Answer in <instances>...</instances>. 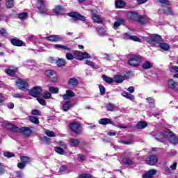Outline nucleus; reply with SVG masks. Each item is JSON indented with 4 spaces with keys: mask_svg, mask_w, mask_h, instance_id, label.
I'll return each instance as SVG.
<instances>
[{
    "mask_svg": "<svg viewBox=\"0 0 178 178\" xmlns=\"http://www.w3.org/2000/svg\"><path fill=\"white\" fill-rule=\"evenodd\" d=\"M143 60V57L138 55L133 54L129 57L128 63L131 67H138Z\"/></svg>",
    "mask_w": 178,
    "mask_h": 178,
    "instance_id": "f257e3e1",
    "label": "nucleus"
},
{
    "mask_svg": "<svg viewBox=\"0 0 178 178\" xmlns=\"http://www.w3.org/2000/svg\"><path fill=\"white\" fill-rule=\"evenodd\" d=\"M163 137L164 138H168L171 144H178V138L169 129L163 133Z\"/></svg>",
    "mask_w": 178,
    "mask_h": 178,
    "instance_id": "f03ea898",
    "label": "nucleus"
},
{
    "mask_svg": "<svg viewBox=\"0 0 178 178\" xmlns=\"http://www.w3.org/2000/svg\"><path fill=\"white\" fill-rule=\"evenodd\" d=\"M74 55L77 57L79 60H83V59H88L91 58V56L88 52H81L80 51H74Z\"/></svg>",
    "mask_w": 178,
    "mask_h": 178,
    "instance_id": "7ed1b4c3",
    "label": "nucleus"
},
{
    "mask_svg": "<svg viewBox=\"0 0 178 178\" xmlns=\"http://www.w3.org/2000/svg\"><path fill=\"white\" fill-rule=\"evenodd\" d=\"M47 5H45V3L42 0H38V8L39 10L40 13L42 15H48V10H47L46 8Z\"/></svg>",
    "mask_w": 178,
    "mask_h": 178,
    "instance_id": "20e7f679",
    "label": "nucleus"
},
{
    "mask_svg": "<svg viewBox=\"0 0 178 178\" xmlns=\"http://www.w3.org/2000/svg\"><path fill=\"white\" fill-rule=\"evenodd\" d=\"M41 92H42L41 87H35L30 90L29 95L35 98H38V97H41Z\"/></svg>",
    "mask_w": 178,
    "mask_h": 178,
    "instance_id": "39448f33",
    "label": "nucleus"
},
{
    "mask_svg": "<svg viewBox=\"0 0 178 178\" xmlns=\"http://www.w3.org/2000/svg\"><path fill=\"white\" fill-rule=\"evenodd\" d=\"M16 85L19 90H29V83L22 79H17L16 81Z\"/></svg>",
    "mask_w": 178,
    "mask_h": 178,
    "instance_id": "423d86ee",
    "label": "nucleus"
},
{
    "mask_svg": "<svg viewBox=\"0 0 178 178\" xmlns=\"http://www.w3.org/2000/svg\"><path fill=\"white\" fill-rule=\"evenodd\" d=\"M45 74L50 79L51 81H56L58 80V75L54 70H48L45 72Z\"/></svg>",
    "mask_w": 178,
    "mask_h": 178,
    "instance_id": "0eeeda50",
    "label": "nucleus"
},
{
    "mask_svg": "<svg viewBox=\"0 0 178 178\" xmlns=\"http://www.w3.org/2000/svg\"><path fill=\"white\" fill-rule=\"evenodd\" d=\"M70 129L75 134L80 133V123L79 122H71L70 124Z\"/></svg>",
    "mask_w": 178,
    "mask_h": 178,
    "instance_id": "6e6552de",
    "label": "nucleus"
},
{
    "mask_svg": "<svg viewBox=\"0 0 178 178\" xmlns=\"http://www.w3.org/2000/svg\"><path fill=\"white\" fill-rule=\"evenodd\" d=\"M167 86L168 88L170 90H173L174 91H178V82L173 80V79H170L168 81Z\"/></svg>",
    "mask_w": 178,
    "mask_h": 178,
    "instance_id": "1a4fd4ad",
    "label": "nucleus"
},
{
    "mask_svg": "<svg viewBox=\"0 0 178 178\" xmlns=\"http://www.w3.org/2000/svg\"><path fill=\"white\" fill-rule=\"evenodd\" d=\"M92 19L95 23H102V18L98 15V11L92 10Z\"/></svg>",
    "mask_w": 178,
    "mask_h": 178,
    "instance_id": "9d476101",
    "label": "nucleus"
},
{
    "mask_svg": "<svg viewBox=\"0 0 178 178\" xmlns=\"http://www.w3.org/2000/svg\"><path fill=\"white\" fill-rule=\"evenodd\" d=\"M123 40H131L132 41H136L137 42H140L141 41V39L140 38L136 36V35H131L129 34L128 33H125L122 35Z\"/></svg>",
    "mask_w": 178,
    "mask_h": 178,
    "instance_id": "9b49d317",
    "label": "nucleus"
},
{
    "mask_svg": "<svg viewBox=\"0 0 178 178\" xmlns=\"http://www.w3.org/2000/svg\"><path fill=\"white\" fill-rule=\"evenodd\" d=\"M47 41H51V42H59V41H62V36L59 35H51L49 37L46 38Z\"/></svg>",
    "mask_w": 178,
    "mask_h": 178,
    "instance_id": "f8f14e48",
    "label": "nucleus"
},
{
    "mask_svg": "<svg viewBox=\"0 0 178 178\" xmlns=\"http://www.w3.org/2000/svg\"><path fill=\"white\" fill-rule=\"evenodd\" d=\"M146 162L147 165L154 166V165L158 163V157H156V156H150L147 159Z\"/></svg>",
    "mask_w": 178,
    "mask_h": 178,
    "instance_id": "ddd939ff",
    "label": "nucleus"
},
{
    "mask_svg": "<svg viewBox=\"0 0 178 178\" xmlns=\"http://www.w3.org/2000/svg\"><path fill=\"white\" fill-rule=\"evenodd\" d=\"M157 173L156 170L151 169L143 175V178H154V176Z\"/></svg>",
    "mask_w": 178,
    "mask_h": 178,
    "instance_id": "4468645a",
    "label": "nucleus"
},
{
    "mask_svg": "<svg viewBox=\"0 0 178 178\" xmlns=\"http://www.w3.org/2000/svg\"><path fill=\"white\" fill-rule=\"evenodd\" d=\"M68 16H70V17H74V19H79V20H81L82 22H86V17L77 13H70Z\"/></svg>",
    "mask_w": 178,
    "mask_h": 178,
    "instance_id": "2eb2a0df",
    "label": "nucleus"
},
{
    "mask_svg": "<svg viewBox=\"0 0 178 178\" xmlns=\"http://www.w3.org/2000/svg\"><path fill=\"white\" fill-rule=\"evenodd\" d=\"M73 97H76V94L71 90H67L66 94L63 95V99H70L71 98H73Z\"/></svg>",
    "mask_w": 178,
    "mask_h": 178,
    "instance_id": "dca6fc26",
    "label": "nucleus"
},
{
    "mask_svg": "<svg viewBox=\"0 0 178 178\" xmlns=\"http://www.w3.org/2000/svg\"><path fill=\"white\" fill-rule=\"evenodd\" d=\"M11 44H13V45H15V47H24V45H26V43H24V42L18 39H12Z\"/></svg>",
    "mask_w": 178,
    "mask_h": 178,
    "instance_id": "f3484780",
    "label": "nucleus"
},
{
    "mask_svg": "<svg viewBox=\"0 0 178 178\" xmlns=\"http://www.w3.org/2000/svg\"><path fill=\"white\" fill-rule=\"evenodd\" d=\"M6 129L8 130H10V131H14L15 133H19L20 131V129L15 125L13 124H7L6 125Z\"/></svg>",
    "mask_w": 178,
    "mask_h": 178,
    "instance_id": "a211bd4d",
    "label": "nucleus"
},
{
    "mask_svg": "<svg viewBox=\"0 0 178 178\" xmlns=\"http://www.w3.org/2000/svg\"><path fill=\"white\" fill-rule=\"evenodd\" d=\"M139 16L140 15L137 13L130 12L127 13V17L131 20H134V22H137V20H138Z\"/></svg>",
    "mask_w": 178,
    "mask_h": 178,
    "instance_id": "6ab92c4d",
    "label": "nucleus"
},
{
    "mask_svg": "<svg viewBox=\"0 0 178 178\" xmlns=\"http://www.w3.org/2000/svg\"><path fill=\"white\" fill-rule=\"evenodd\" d=\"M69 143L70 147H79L80 140H79V139L71 138L69 139Z\"/></svg>",
    "mask_w": 178,
    "mask_h": 178,
    "instance_id": "aec40b11",
    "label": "nucleus"
},
{
    "mask_svg": "<svg viewBox=\"0 0 178 178\" xmlns=\"http://www.w3.org/2000/svg\"><path fill=\"white\" fill-rule=\"evenodd\" d=\"M54 48L56 49H63L64 51H67V52H71L72 51V48L62 44H54Z\"/></svg>",
    "mask_w": 178,
    "mask_h": 178,
    "instance_id": "412c9836",
    "label": "nucleus"
},
{
    "mask_svg": "<svg viewBox=\"0 0 178 178\" xmlns=\"http://www.w3.org/2000/svg\"><path fill=\"white\" fill-rule=\"evenodd\" d=\"M99 124H113V121H111L109 118H102L99 120Z\"/></svg>",
    "mask_w": 178,
    "mask_h": 178,
    "instance_id": "4be33fe9",
    "label": "nucleus"
},
{
    "mask_svg": "<svg viewBox=\"0 0 178 178\" xmlns=\"http://www.w3.org/2000/svg\"><path fill=\"white\" fill-rule=\"evenodd\" d=\"M73 104L72 103V102L68 101L66 102L63 105V111H64V112H67L68 110L70 109V108H72Z\"/></svg>",
    "mask_w": 178,
    "mask_h": 178,
    "instance_id": "5701e85b",
    "label": "nucleus"
},
{
    "mask_svg": "<svg viewBox=\"0 0 178 178\" xmlns=\"http://www.w3.org/2000/svg\"><path fill=\"white\" fill-rule=\"evenodd\" d=\"M121 24H124V19H118L116 22H115L113 24L115 30H118Z\"/></svg>",
    "mask_w": 178,
    "mask_h": 178,
    "instance_id": "b1692460",
    "label": "nucleus"
},
{
    "mask_svg": "<svg viewBox=\"0 0 178 178\" xmlns=\"http://www.w3.org/2000/svg\"><path fill=\"white\" fill-rule=\"evenodd\" d=\"M113 80L114 83H123V81H124V76L122 75H116L114 76Z\"/></svg>",
    "mask_w": 178,
    "mask_h": 178,
    "instance_id": "393cba45",
    "label": "nucleus"
},
{
    "mask_svg": "<svg viewBox=\"0 0 178 178\" xmlns=\"http://www.w3.org/2000/svg\"><path fill=\"white\" fill-rule=\"evenodd\" d=\"M121 95L122 97H124V98H127V99H130V101H134V95L127 92H124L121 93Z\"/></svg>",
    "mask_w": 178,
    "mask_h": 178,
    "instance_id": "a878e982",
    "label": "nucleus"
},
{
    "mask_svg": "<svg viewBox=\"0 0 178 178\" xmlns=\"http://www.w3.org/2000/svg\"><path fill=\"white\" fill-rule=\"evenodd\" d=\"M70 86H73V87H77L79 86V81L76 78H71L68 81Z\"/></svg>",
    "mask_w": 178,
    "mask_h": 178,
    "instance_id": "bb28decb",
    "label": "nucleus"
},
{
    "mask_svg": "<svg viewBox=\"0 0 178 178\" xmlns=\"http://www.w3.org/2000/svg\"><path fill=\"white\" fill-rule=\"evenodd\" d=\"M124 6H126V3L122 0H118L115 1V8L122 9Z\"/></svg>",
    "mask_w": 178,
    "mask_h": 178,
    "instance_id": "cd10ccee",
    "label": "nucleus"
},
{
    "mask_svg": "<svg viewBox=\"0 0 178 178\" xmlns=\"http://www.w3.org/2000/svg\"><path fill=\"white\" fill-rule=\"evenodd\" d=\"M21 131H22V133H24V134L27 137H29L32 133L31 129H30L29 127L21 128Z\"/></svg>",
    "mask_w": 178,
    "mask_h": 178,
    "instance_id": "c85d7f7f",
    "label": "nucleus"
},
{
    "mask_svg": "<svg viewBox=\"0 0 178 178\" xmlns=\"http://www.w3.org/2000/svg\"><path fill=\"white\" fill-rule=\"evenodd\" d=\"M142 67L144 70H148V69H151V67H152V63L149 61H145L143 63Z\"/></svg>",
    "mask_w": 178,
    "mask_h": 178,
    "instance_id": "c756f323",
    "label": "nucleus"
},
{
    "mask_svg": "<svg viewBox=\"0 0 178 178\" xmlns=\"http://www.w3.org/2000/svg\"><path fill=\"white\" fill-rule=\"evenodd\" d=\"M97 31L99 35H100L101 37H104V35H105L106 33V31H105V29H104L103 27H97Z\"/></svg>",
    "mask_w": 178,
    "mask_h": 178,
    "instance_id": "7c9ffc66",
    "label": "nucleus"
},
{
    "mask_svg": "<svg viewBox=\"0 0 178 178\" xmlns=\"http://www.w3.org/2000/svg\"><path fill=\"white\" fill-rule=\"evenodd\" d=\"M106 109L108 112H113L116 109V106L112 103H109L106 105Z\"/></svg>",
    "mask_w": 178,
    "mask_h": 178,
    "instance_id": "2f4dec72",
    "label": "nucleus"
},
{
    "mask_svg": "<svg viewBox=\"0 0 178 178\" xmlns=\"http://www.w3.org/2000/svg\"><path fill=\"white\" fill-rule=\"evenodd\" d=\"M159 47L163 51H169V49L170 48V46H169L168 44L165 42L160 43Z\"/></svg>",
    "mask_w": 178,
    "mask_h": 178,
    "instance_id": "473e14b6",
    "label": "nucleus"
},
{
    "mask_svg": "<svg viewBox=\"0 0 178 178\" xmlns=\"http://www.w3.org/2000/svg\"><path fill=\"white\" fill-rule=\"evenodd\" d=\"M137 129H145L147 127V123L144 121L138 122L136 124Z\"/></svg>",
    "mask_w": 178,
    "mask_h": 178,
    "instance_id": "72a5a7b5",
    "label": "nucleus"
},
{
    "mask_svg": "<svg viewBox=\"0 0 178 178\" xmlns=\"http://www.w3.org/2000/svg\"><path fill=\"white\" fill-rule=\"evenodd\" d=\"M44 134H46L47 137H56V134H55V132L49 129L44 130Z\"/></svg>",
    "mask_w": 178,
    "mask_h": 178,
    "instance_id": "f704fd0d",
    "label": "nucleus"
},
{
    "mask_svg": "<svg viewBox=\"0 0 178 178\" xmlns=\"http://www.w3.org/2000/svg\"><path fill=\"white\" fill-rule=\"evenodd\" d=\"M136 22H138V23H140V24H145V23H147V19L143 15H139Z\"/></svg>",
    "mask_w": 178,
    "mask_h": 178,
    "instance_id": "c9c22d12",
    "label": "nucleus"
},
{
    "mask_svg": "<svg viewBox=\"0 0 178 178\" xmlns=\"http://www.w3.org/2000/svg\"><path fill=\"white\" fill-rule=\"evenodd\" d=\"M103 80H104V81H106V83H108V84H112V83H114L113 78L106 76V75H103Z\"/></svg>",
    "mask_w": 178,
    "mask_h": 178,
    "instance_id": "e433bc0d",
    "label": "nucleus"
},
{
    "mask_svg": "<svg viewBox=\"0 0 178 178\" xmlns=\"http://www.w3.org/2000/svg\"><path fill=\"white\" fill-rule=\"evenodd\" d=\"M49 91L51 94H58L59 92V88L54 86H49Z\"/></svg>",
    "mask_w": 178,
    "mask_h": 178,
    "instance_id": "4c0bfd02",
    "label": "nucleus"
},
{
    "mask_svg": "<svg viewBox=\"0 0 178 178\" xmlns=\"http://www.w3.org/2000/svg\"><path fill=\"white\" fill-rule=\"evenodd\" d=\"M40 140L42 141V143H43V144H49V143H51V138L43 136L40 138Z\"/></svg>",
    "mask_w": 178,
    "mask_h": 178,
    "instance_id": "58836bf2",
    "label": "nucleus"
},
{
    "mask_svg": "<svg viewBox=\"0 0 178 178\" xmlns=\"http://www.w3.org/2000/svg\"><path fill=\"white\" fill-rule=\"evenodd\" d=\"M29 120L30 122H31V123H34L35 124H38L40 123V120H38V118L35 116H31L29 118Z\"/></svg>",
    "mask_w": 178,
    "mask_h": 178,
    "instance_id": "ea45409f",
    "label": "nucleus"
},
{
    "mask_svg": "<svg viewBox=\"0 0 178 178\" xmlns=\"http://www.w3.org/2000/svg\"><path fill=\"white\" fill-rule=\"evenodd\" d=\"M21 161L24 163H29V162H31V158L29 157V156H22L21 157Z\"/></svg>",
    "mask_w": 178,
    "mask_h": 178,
    "instance_id": "a19ab883",
    "label": "nucleus"
},
{
    "mask_svg": "<svg viewBox=\"0 0 178 178\" xmlns=\"http://www.w3.org/2000/svg\"><path fill=\"white\" fill-rule=\"evenodd\" d=\"M147 42H149V44H151V45H155L156 44V42H155V39L154 38V36H150L149 38H147Z\"/></svg>",
    "mask_w": 178,
    "mask_h": 178,
    "instance_id": "79ce46f5",
    "label": "nucleus"
},
{
    "mask_svg": "<svg viewBox=\"0 0 178 178\" xmlns=\"http://www.w3.org/2000/svg\"><path fill=\"white\" fill-rule=\"evenodd\" d=\"M58 66H65L66 65V61L63 58H58L56 61Z\"/></svg>",
    "mask_w": 178,
    "mask_h": 178,
    "instance_id": "37998d69",
    "label": "nucleus"
},
{
    "mask_svg": "<svg viewBox=\"0 0 178 178\" xmlns=\"http://www.w3.org/2000/svg\"><path fill=\"white\" fill-rule=\"evenodd\" d=\"M54 151L57 153L59 154V155H63L65 154V151L63 150V148H60L59 147H56L54 148Z\"/></svg>",
    "mask_w": 178,
    "mask_h": 178,
    "instance_id": "c03bdc74",
    "label": "nucleus"
},
{
    "mask_svg": "<svg viewBox=\"0 0 178 178\" xmlns=\"http://www.w3.org/2000/svg\"><path fill=\"white\" fill-rule=\"evenodd\" d=\"M122 162L124 165H133V161L129 158H124Z\"/></svg>",
    "mask_w": 178,
    "mask_h": 178,
    "instance_id": "a18cd8bd",
    "label": "nucleus"
},
{
    "mask_svg": "<svg viewBox=\"0 0 178 178\" xmlns=\"http://www.w3.org/2000/svg\"><path fill=\"white\" fill-rule=\"evenodd\" d=\"M85 65H88V66H90V67H92V69H96L95 64L91 60H86Z\"/></svg>",
    "mask_w": 178,
    "mask_h": 178,
    "instance_id": "49530a36",
    "label": "nucleus"
},
{
    "mask_svg": "<svg viewBox=\"0 0 178 178\" xmlns=\"http://www.w3.org/2000/svg\"><path fill=\"white\" fill-rule=\"evenodd\" d=\"M120 144H125L126 145H130V144H132L133 140L131 139L129 140H119Z\"/></svg>",
    "mask_w": 178,
    "mask_h": 178,
    "instance_id": "de8ad7c7",
    "label": "nucleus"
},
{
    "mask_svg": "<svg viewBox=\"0 0 178 178\" xmlns=\"http://www.w3.org/2000/svg\"><path fill=\"white\" fill-rule=\"evenodd\" d=\"M3 156L6 158H13L15 156V154L9 152H6L3 153Z\"/></svg>",
    "mask_w": 178,
    "mask_h": 178,
    "instance_id": "09e8293b",
    "label": "nucleus"
},
{
    "mask_svg": "<svg viewBox=\"0 0 178 178\" xmlns=\"http://www.w3.org/2000/svg\"><path fill=\"white\" fill-rule=\"evenodd\" d=\"M153 38H154L156 43L161 42V41H162V38H161V36L158 34L153 35Z\"/></svg>",
    "mask_w": 178,
    "mask_h": 178,
    "instance_id": "8fccbe9b",
    "label": "nucleus"
},
{
    "mask_svg": "<svg viewBox=\"0 0 178 178\" xmlns=\"http://www.w3.org/2000/svg\"><path fill=\"white\" fill-rule=\"evenodd\" d=\"M78 178H94V176L90 174H81L78 177Z\"/></svg>",
    "mask_w": 178,
    "mask_h": 178,
    "instance_id": "3c124183",
    "label": "nucleus"
},
{
    "mask_svg": "<svg viewBox=\"0 0 178 178\" xmlns=\"http://www.w3.org/2000/svg\"><path fill=\"white\" fill-rule=\"evenodd\" d=\"M60 10H62V6H57L54 9V13H56V15H59V13H60Z\"/></svg>",
    "mask_w": 178,
    "mask_h": 178,
    "instance_id": "603ef678",
    "label": "nucleus"
},
{
    "mask_svg": "<svg viewBox=\"0 0 178 178\" xmlns=\"http://www.w3.org/2000/svg\"><path fill=\"white\" fill-rule=\"evenodd\" d=\"M65 58L67 60H73V59H74V56L70 53H66Z\"/></svg>",
    "mask_w": 178,
    "mask_h": 178,
    "instance_id": "864d4df0",
    "label": "nucleus"
},
{
    "mask_svg": "<svg viewBox=\"0 0 178 178\" xmlns=\"http://www.w3.org/2000/svg\"><path fill=\"white\" fill-rule=\"evenodd\" d=\"M13 0H6V5L8 8H13Z\"/></svg>",
    "mask_w": 178,
    "mask_h": 178,
    "instance_id": "5fc2aeb1",
    "label": "nucleus"
},
{
    "mask_svg": "<svg viewBox=\"0 0 178 178\" xmlns=\"http://www.w3.org/2000/svg\"><path fill=\"white\" fill-rule=\"evenodd\" d=\"M6 73H7V74H8L9 76H13L15 74V73H16V70L8 69L6 70Z\"/></svg>",
    "mask_w": 178,
    "mask_h": 178,
    "instance_id": "6e6d98bb",
    "label": "nucleus"
},
{
    "mask_svg": "<svg viewBox=\"0 0 178 178\" xmlns=\"http://www.w3.org/2000/svg\"><path fill=\"white\" fill-rule=\"evenodd\" d=\"M78 161L79 162H84L86 161V156L81 154H78Z\"/></svg>",
    "mask_w": 178,
    "mask_h": 178,
    "instance_id": "4d7b16f0",
    "label": "nucleus"
},
{
    "mask_svg": "<svg viewBox=\"0 0 178 178\" xmlns=\"http://www.w3.org/2000/svg\"><path fill=\"white\" fill-rule=\"evenodd\" d=\"M18 17L19 19H26V17H27V13L24 12V13H20L19 14H18Z\"/></svg>",
    "mask_w": 178,
    "mask_h": 178,
    "instance_id": "13d9d810",
    "label": "nucleus"
},
{
    "mask_svg": "<svg viewBox=\"0 0 178 178\" xmlns=\"http://www.w3.org/2000/svg\"><path fill=\"white\" fill-rule=\"evenodd\" d=\"M148 101L150 106H154V104H155V100L152 97H149L146 99Z\"/></svg>",
    "mask_w": 178,
    "mask_h": 178,
    "instance_id": "bf43d9fd",
    "label": "nucleus"
},
{
    "mask_svg": "<svg viewBox=\"0 0 178 178\" xmlns=\"http://www.w3.org/2000/svg\"><path fill=\"white\" fill-rule=\"evenodd\" d=\"M51 97H52V95H51L50 92H46L43 93V98H44V99H49Z\"/></svg>",
    "mask_w": 178,
    "mask_h": 178,
    "instance_id": "052dcab7",
    "label": "nucleus"
},
{
    "mask_svg": "<svg viewBox=\"0 0 178 178\" xmlns=\"http://www.w3.org/2000/svg\"><path fill=\"white\" fill-rule=\"evenodd\" d=\"M134 76V73L133 72H129L126 74V75L124 76V79H131Z\"/></svg>",
    "mask_w": 178,
    "mask_h": 178,
    "instance_id": "680f3d73",
    "label": "nucleus"
},
{
    "mask_svg": "<svg viewBox=\"0 0 178 178\" xmlns=\"http://www.w3.org/2000/svg\"><path fill=\"white\" fill-rule=\"evenodd\" d=\"M37 101L39 102V104H40V105H47V102H45V99H44L38 97Z\"/></svg>",
    "mask_w": 178,
    "mask_h": 178,
    "instance_id": "e2e57ef3",
    "label": "nucleus"
},
{
    "mask_svg": "<svg viewBox=\"0 0 178 178\" xmlns=\"http://www.w3.org/2000/svg\"><path fill=\"white\" fill-rule=\"evenodd\" d=\"M165 15H172V10L168 7H165L163 10Z\"/></svg>",
    "mask_w": 178,
    "mask_h": 178,
    "instance_id": "0e129e2a",
    "label": "nucleus"
},
{
    "mask_svg": "<svg viewBox=\"0 0 178 178\" xmlns=\"http://www.w3.org/2000/svg\"><path fill=\"white\" fill-rule=\"evenodd\" d=\"M99 88L100 91V95H105V87H104L103 86H99Z\"/></svg>",
    "mask_w": 178,
    "mask_h": 178,
    "instance_id": "69168bd1",
    "label": "nucleus"
},
{
    "mask_svg": "<svg viewBox=\"0 0 178 178\" xmlns=\"http://www.w3.org/2000/svg\"><path fill=\"white\" fill-rule=\"evenodd\" d=\"M13 97L14 98H23V97H24V93H17V94L13 95Z\"/></svg>",
    "mask_w": 178,
    "mask_h": 178,
    "instance_id": "338daca9",
    "label": "nucleus"
},
{
    "mask_svg": "<svg viewBox=\"0 0 178 178\" xmlns=\"http://www.w3.org/2000/svg\"><path fill=\"white\" fill-rule=\"evenodd\" d=\"M17 167L19 168V169H24V168H26V164L22 162L17 164Z\"/></svg>",
    "mask_w": 178,
    "mask_h": 178,
    "instance_id": "774afa93",
    "label": "nucleus"
}]
</instances>
